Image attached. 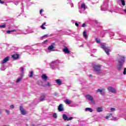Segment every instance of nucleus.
Here are the masks:
<instances>
[{
  "label": "nucleus",
  "mask_w": 126,
  "mask_h": 126,
  "mask_svg": "<svg viewBox=\"0 0 126 126\" xmlns=\"http://www.w3.org/2000/svg\"><path fill=\"white\" fill-rule=\"evenodd\" d=\"M125 63V57L121 56L120 57L118 64L117 65V68L119 70H121L122 67H123V63Z\"/></svg>",
  "instance_id": "1"
},
{
  "label": "nucleus",
  "mask_w": 126,
  "mask_h": 126,
  "mask_svg": "<svg viewBox=\"0 0 126 126\" xmlns=\"http://www.w3.org/2000/svg\"><path fill=\"white\" fill-rule=\"evenodd\" d=\"M63 52H64V53L65 54H69V50H68L67 48L65 47L64 49H63Z\"/></svg>",
  "instance_id": "12"
},
{
  "label": "nucleus",
  "mask_w": 126,
  "mask_h": 126,
  "mask_svg": "<svg viewBox=\"0 0 126 126\" xmlns=\"http://www.w3.org/2000/svg\"><path fill=\"white\" fill-rule=\"evenodd\" d=\"M55 81H56V83H57V84L58 85H61L62 84V81H61L60 79L56 80Z\"/></svg>",
  "instance_id": "15"
},
{
  "label": "nucleus",
  "mask_w": 126,
  "mask_h": 126,
  "mask_svg": "<svg viewBox=\"0 0 126 126\" xmlns=\"http://www.w3.org/2000/svg\"><path fill=\"white\" fill-rule=\"evenodd\" d=\"M121 1L122 3V5H126V2L124 0H121Z\"/></svg>",
  "instance_id": "23"
},
{
  "label": "nucleus",
  "mask_w": 126,
  "mask_h": 126,
  "mask_svg": "<svg viewBox=\"0 0 126 126\" xmlns=\"http://www.w3.org/2000/svg\"><path fill=\"white\" fill-rule=\"evenodd\" d=\"M85 26H86V25L85 23L83 24L82 27H85Z\"/></svg>",
  "instance_id": "38"
},
{
  "label": "nucleus",
  "mask_w": 126,
  "mask_h": 126,
  "mask_svg": "<svg viewBox=\"0 0 126 126\" xmlns=\"http://www.w3.org/2000/svg\"><path fill=\"white\" fill-rule=\"evenodd\" d=\"M115 110H116V109L115 108H111L110 109V110H111V112H114V111H115Z\"/></svg>",
  "instance_id": "27"
},
{
  "label": "nucleus",
  "mask_w": 126,
  "mask_h": 126,
  "mask_svg": "<svg viewBox=\"0 0 126 126\" xmlns=\"http://www.w3.org/2000/svg\"><path fill=\"white\" fill-rule=\"evenodd\" d=\"M63 119L64 121H71L72 120L73 118L72 117H69V118L67 117L66 115L63 114Z\"/></svg>",
  "instance_id": "6"
},
{
  "label": "nucleus",
  "mask_w": 126,
  "mask_h": 126,
  "mask_svg": "<svg viewBox=\"0 0 126 126\" xmlns=\"http://www.w3.org/2000/svg\"><path fill=\"white\" fill-rule=\"evenodd\" d=\"M14 31H15V30H11V31H7L6 32L7 33H11V32H14Z\"/></svg>",
  "instance_id": "22"
},
{
  "label": "nucleus",
  "mask_w": 126,
  "mask_h": 126,
  "mask_svg": "<svg viewBox=\"0 0 126 126\" xmlns=\"http://www.w3.org/2000/svg\"><path fill=\"white\" fill-rule=\"evenodd\" d=\"M56 63V62H53L51 64H53V63Z\"/></svg>",
  "instance_id": "45"
},
{
  "label": "nucleus",
  "mask_w": 126,
  "mask_h": 126,
  "mask_svg": "<svg viewBox=\"0 0 126 126\" xmlns=\"http://www.w3.org/2000/svg\"><path fill=\"white\" fill-rule=\"evenodd\" d=\"M6 113L8 114L9 115V111L7 110H5Z\"/></svg>",
  "instance_id": "33"
},
{
  "label": "nucleus",
  "mask_w": 126,
  "mask_h": 126,
  "mask_svg": "<svg viewBox=\"0 0 126 126\" xmlns=\"http://www.w3.org/2000/svg\"><path fill=\"white\" fill-rule=\"evenodd\" d=\"M42 25H43V26H44V25H46V22L43 23L42 24Z\"/></svg>",
  "instance_id": "43"
},
{
  "label": "nucleus",
  "mask_w": 126,
  "mask_h": 126,
  "mask_svg": "<svg viewBox=\"0 0 126 126\" xmlns=\"http://www.w3.org/2000/svg\"><path fill=\"white\" fill-rule=\"evenodd\" d=\"M21 79H22V77L18 78L16 80V82H20V81H21Z\"/></svg>",
  "instance_id": "21"
},
{
  "label": "nucleus",
  "mask_w": 126,
  "mask_h": 126,
  "mask_svg": "<svg viewBox=\"0 0 126 126\" xmlns=\"http://www.w3.org/2000/svg\"><path fill=\"white\" fill-rule=\"evenodd\" d=\"M109 116H112V113L109 114Z\"/></svg>",
  "instance_id": "47"
},
{
  "label": "nucleus",
  "mask_w": 126,
  "mask_h": 126,
  "mask_svg": "<svg viewBox=\"0 0 126 126\" xmlns=\"http://www.w3.org/2000/svg\"><path fill=\"white\" fill-rule=\"evenodd\" d=\"M21 71L23 73V71H24V68L23 67H21Z\"/></svg>",
  "instance_id": "32"
},
{
  "label": "nucleus",
  "mask_w": 126,
  "mask_h": 126,
  "mask_svg": "<svg viewBox=\"0 0 126 126\" xmlns=\"http://www.w3.org/2000/svg\"><path fill=\"white\" fill-rule=\"evenodd\" d=\"M97 112H100L103 111V108L102 107H98L96 109Z\"/></svg>",
  "instance_id": "17"
},
{
  "label": "nucleus",
  "mask_w": 126,
  "mask_h": 126,
  "mask_svg": "<svg viewBox=\"0 0 126 126\" xmlns=\"http://www.w3.org/2000/svg\"><path fill=\"white\" fill-rule=\"evenodd\" d=\"M0 28H5V24H4L2 25H0Z\"/></svg>",
  "instance_id": "26"
},
{
  "label": "nucleus",
  "mask_w": 126,
  "mask_h": 126,
  "mask_svg": "<svg viewBox=\"0 0 126 126\" xmlns=\"http://www.w3.org/2000/svg\"><path fill=\"white\" fill-rule=\"evenodd\" d=\"M93 67L95 71H99L101 69V66L100 65H94Z\"/></svg>",
  "instance_id": "5"
},
{
  "label": "nucleus",
  "mask_w": 126,
  "mask_h": 126,
  "mask_svg": "<svg viewBox=\"0 0 126 126\" xmlns=\"http://www.w3.org/2000/svg\"><path fill=\"white\" fill-rule=\"evenodd\" d=\"M96 43H100V39H98V38H96Z\"/></svg>",
  "instance_id": "28"
},
{
  "label": "nucleus",
  "mask_w": 126,
  "mask_h": 126,
  "mask_svg": "<svg viewBox=\"0 0 126 126\" xmlns=\"http://www.w3.org/2000/svg\"><path fill=\"white\" fill-rule=\"evenodd\" d=\"M0 115H1V110L0 109Z\"/></svg>",
  "instance_id": "46"
},
{
  "label": "nucleus",
  "mask_w": 126,
  "mask_h": 126,
  "mask_svg": "<svg viewBox=\"0 0 126 126\" xmlns=\"http://www.w3.org/2000/svg\"><path fill=\"white\" fill-rule=\"evenodd\" d=\"M104 90H105L104 89H98L96 91V93H100L101 95H102V96H104V95H105V93L103 91H104Z\"/></svg>",
  "instance_id": "7"
},
{
  "label": "nucleus",
  "mask_w": 126,
  "mask_h": 126,
  "mask_svg": "<svg viewBox=\"0 0 126 126\" xmlns=\"http://www.w3.org/2000/svg\"><path fill=\"white\" fill-rule=\"evenodd\" d=\"M55 48V47L53 45H51L48 47V50L49 51H53L54 49Z\"/></svg>",
  "instance_id": "13"
},
{
  "label": "nucleus",
  "mask_w": 126,
  "mask_h": 126,
  "mask_svg": "<svg viewBox=\"0 0 126 126\" xmlns=\"http://www.w3.org/2000/svg\"><path fill=\"white\" fill-rule=\"evenodd\" d=\"M81 8H84V9H85V4H84V3L82 4Z\"/></svg>",
  "instance_id": "24"
},
{
  "label": "nucleus",
  "mask_w": 126,
  "mask_h": 126,
  "mask_svg": "<svg viewBox=\"0 0 126 126\" xmlns=\"http://www.w3.org/2000/svg\"><path fill=\"white\" fill-rule=\"evenodd\" d=\"M64 103H65V104H71V101H70V100L69 99H66L64 101Z\"/></svg>",
  "instance_id": "16"
},
{
  "label": "nucleus",
  "mask_w": 126,
  "mask_h": 126,
  "mask_svg": "<svg viewBox=\"0 0 126 126\" xmlns=\"http://www.w3.org/2000/svg\"><path fill=\"white\" fill-rule=\"evenodd\" d=\"M20 111L22 115H25L26 114V111H25V110H24V109L22 107H20Z\"/></svg>",
  "instance_id": "11"
},
{
  "label": "nucleus",
  "mask_w": 126,
  "mask_h": 126,
  "mask_svg": "<svg viewBox=\"0 0 126 126\" xmlns=\"http://www.w3.org/2000/svg\"><path fill=\"white\" fill-rule=\"evenodd\" d=\"M9 61V57L7 56L5 57L3 61H2V64H3V63H7Z\"/></svg>",
  "instance_id": "8"
},
{
  "label": "nucleus",
  "mask_w": 126,
  "mask_h": 126,
  "mask_svg": "<svg viewBox=\"0 0 126 126\" xmlns=\"http://www.w3.org/2000/svg\"><path fill=\"white\" fill-rule=\"evenodd\" d=\"M11 58L12 59H13V60H16V54H14L13 55L11 56Z\"/></svg>",
  "instance_id": "20"
},
{
  "label": "nucleus",
  "mask_w": 126,
  "mask_h": 126,
  "mask_svg": "<svg viewBox=\"0 0 126 126\" xmlns=\"http://www.w3.org/2000/svg\"><path fill=\"white\" fill-rule=\"evenodd\" d=\"M86 98L87 99V100H89L90 101L91 104H95V100H94V98H93V97L92 95H91L90 94H87L86 96Z\"/></svg>",
  "instance_id": "2"
},
{
  "label": "nucleus",
  "mask_w": 126,
  "mask_h": 126,
  "mask_svg": "<svg viewBox=\"0 0 126 126\" xmlns=\"http://www.w3.org/2000/svg\"><path fill=\"white\" fill-rule=\"evenodd\" d=\"M109 92H111V93L116 94V89L114 88L113 87H109L107 88Z\"/></svg>",
  "instance_id": "4"
},
{
  "label": "nucleus",
  "mask_w": 126,
  "mask_h": 126,
  "mask_svg": "<svg viewBox=\"0 0 126 126\" xmlns=\"http://www.w3.org/2000/svg\"><path fill=\"white\" fill-rule=\"evenodd\" d=\"M33 76V71H31L30 72V77H32Z\"/></svg>",
  "instance_id": "25"
},
{
  "label": "nucleus",
  "mask_w": 126,
  "mask_h": 126,
  "mask_svg": "<svg viewBox=\"0 0 126 126\" xmlns=\"http://www.w3.org/2000/svg\"><path fill=\"white\" fill-rule=\"evenodd\" d=\"M53 117L55 118V119L57 118V114L54 113L53 114Z\"/></svg>",
  "instance_id": "29"
},
{
  "label": "nucleus",
  "mask_w": 126,
  "mask_h": 126,
  "mask_svg": "<svg viewBox=\"0 0 126 126\" xmlns=\"http://www.w3.org/2000/svg\"><path fill=\"white\" fill-rule=\"evenodd\" d=\"M113 120H114V121H116V120H117V118L116 117H113Z\"/></svg>",
  "instance_id": "42"
},
{
  "label": "nucleus",
  "mask_w": 126,
  "mask_h": 126,
  "mask_svg": "<svg viewBox=\"0 0 126 126\" xmlns=\"http://www.w3.org/2000/svg\"><path fill=\"white\" fill-rule=\"evenodd\" d=\"M42 12H43V9H41V10H40V14H42Z\"/></svg>",
  "instance_id": "39"
},
{
  "label": "nucleus",
  "mask_w": 126,
  "mask_h": 126,
  "mask_svg": "<svg viewBox=\"0 0 126 126\" xmlns=\"http://www.w3.org/2000/svg\"><path fill=\"white\" fill-rule=\"evenodd\" d=\"M0 3L3 4V3H4V1H2L1 0H0Z\"/></svg>",
  "instance_id": "36"
},
{
  "label": "nucleus",
  "mask_w": 126,
  "mask_h": 126,
  "mask_svg": "<svg viewBox=\"0 0 126 126\" xmlns=\"http://www.w3.org/2000/svg\"><path fill=\"white\" fill-rule=\"evenodd\" d=\"M0 3L3 4V3H4V1H2L1 0H0Z\"/></svg>",
  "instance_id": "37"
},
{
  "label": "nucleus",
  "mask_w": 126,
  "mask_h": 126,
  "mask_svg": "<svg viewBox=\"0 0 126 126\" xmlns=\"http://www.w3.org/2000/svg\"><path fill=\"white\" fill-rule=\"evenodd\" d=\"M58 111L59 112H62L63 111V104H60L58 107Z\"/></svg>",
  "instance_id": "9"
},
{
  "label": "nucleus",
  "mask_w": 126,
  "mask_h": 126,
  "mask_svg": "<svg viewBox=\"0 0 126 126\" xmlns=\"http://www.w3.org/2000/svg\"><path fill=\"white\" fill-rule=\"evenodd\" d=\"M41 28L43 30L46 29V28L45 27H44V26L43 25H41Z\"/></svg>",
  "instance_id": "35"
},
{
  "label": "nucleus",
  "mask_w": 126,
  "mask_h": 126,
  "mask_svg": "<svg viewBox=\"0 0 126 126\" xmlns=\"http://www.w3.org/2000/svg\"><path fill=\"white\" fill-rule=\"evenodd\" d=\"M41 77L44 80H46L47 78H48V77H47V75L45 74H42Z\"/></svg>",
  "instance_id": "14"
},
{
  "label": "nucleus",
  "mask_w": 126,
  "mask_h": 126,
  "mask_svg": "<svg viewBox=\"0 0 126 126\" xmlns=\"http://www.w3.org/2000/svg\"><path fill=\"white\" fill-rule=\"evenodd\" d=\"M123 74H125V75L126 74V68H125V69H124Z\"/></svg>",
  "instance_id": "30"
},
{
  "label": "nucleus",
  "mask_w": 126,
  "mask_h": 126,
  "mask_svg": "<svg viewBox=\"0 0 126 126\" xmlns=\"http://www.w3.org/2000/svg\"><path fill=\"white\" fill-rule=\"evenodd\" d=\"M45 95L41 96L40 98V101H44V100H45Z\"/></svg>",
  "instance_id": "19"
},
{
  "label": "nucleus",
  "mask_w": 126,
  "mask_h": 126,
  "mask_svg": "<svg viewBox=\"0 0 126 126\" xmlns=\"http://www.w3.org/2000/svg\"><path fill=\"white\" fill-rule=\"evenodd\" d=\"M10 107L11 108V109H14V105H11V106H10Z\"/></svg>",
  "instance_id": "31"
},
{
  "label": "nucleus",
  "mask_w": 126,
  "mask_h": 126,
  "mask_svg": "<svg viewBox=\"0 0 126 126\" xmlns=\"http://www.w3.org/2000/svg\"><path fill=\"white\" fill-rule=\"evenodd\" d=\"M19 59V55L18 54H16V60H18Z\"/></svg>",
  "instance_id": "34"
},
{
  "label": "nucleus",
  "mask_w": 126,
  "mask_h": 126,
  "mask_svg": "<svg viewBox=\"0 0 126 126\" xmlns=\"http://www.w3.org/2000/svg\"><path fill=\"white\" fill-rule=\"evenodd\" d=\"M75 24L76 26H77V27H78V25H78V23H75Z\"/></svg>",
  "instance_id": "41"
},
{
  "label": "nucleus",
  "mask_w": 126,
  "mask_h": 126,
  "mask_svg": "<svg viewBox=\"0 0 126 126\" xmlns=\"http://www.w3.org/2000/svg\"><path fill=\"white\" fill-rule=\"evenodd\" d=\"M101 48L102 49H103L107 55H109V52H110V49H109V48H106V46H105V43H101L100 44Z\"/></svg>",
  "instance_id": "3"
},
{
  "label": "nucleus",
  "mask_w": 126,
  "mask_h": 126,
  "mask_svg": "<svg viewBox=\"0 0 126 126\" xmlns=\"http://www.w3.org/2000/svg\"><path fill=\"white\" fill-rule=\"evenodd\" d=\"M85 111L86 112H90V113H92L93 112V109L91 108H86L85 109Z\"/></svg>",
  "instance_id": "10"
},
{
  "label": "nucleus",
  "mask_w": 126,
  "mask_h": 126,
  "mask_svg": "<svg viewBox=\"0 0 126 126\" xmlns=\"http://www.w3.org/2000/svg\"><path fill=\"white\" fill-rule=\"evenodd\" d=\"M47 86H51V84H50V83H47Z\"/></svg>",
  "instance_id": "40"
},
{
  "label": "nucleus",
  "mask_w": 126,
  "mask_h": 126,
  "mask_svg": "<svg viewBox=\"0 0 126 126\" xmlns=\"http://www.w3.org/2000/svg\"><path fill=\"white\" fill-rule=\"evenodd\" d=\"M83 36H84V38H87L88 36H87V34H86V31H84Z\"/></svg>",
  "instance_id": "18"
},
{
  "label": "nucleus",
  "mask_w": 126,
  "mask_h": 126,
  "mask_svg": "<svg viewBox=\"0 0 126 126\" xmlns=\"http://www.w3.org/2000/svg\"><path fill=\"white\" fill-rule=\"evenodd\" d=\"M105 119H109V116H106Z\"/></svg>",
  "instance_id": "44"
}]
</instances>
